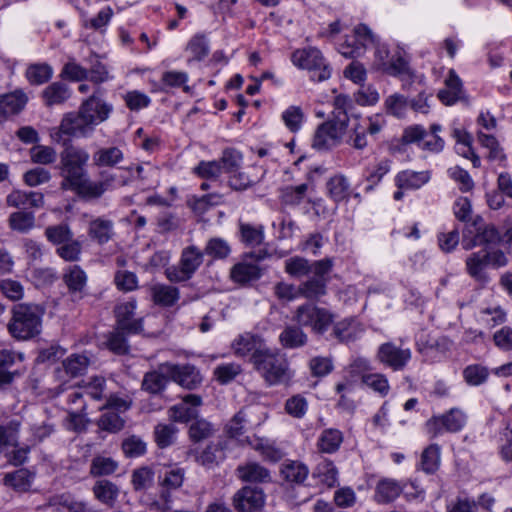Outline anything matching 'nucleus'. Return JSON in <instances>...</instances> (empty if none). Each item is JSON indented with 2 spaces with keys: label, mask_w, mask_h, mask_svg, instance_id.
Wrapping results in <instances>:
<instances>
[{
  "label": "nucleus",
  "mask_w": 512,
  "mask_h": 512,
  "mask_svg": "<svg viewBox=\"0 0 512 512\" xmlns=\"http://www.w3.org/2000/svg\"><path fill=\"white\" fill-rule=\"evenodd\" d=\"M45 308L35 303H19L12 307L7 324L9 334L17 340H29L40 334Z\"/></svg>",
  "instance_id": "nucleus-1"
},
{
  "label": "nucleus",
  "mask_w": 512,
  "mask_h": 512,
  "mask_svg": "<svg viewBox=\"0 0 512 512\" xmlns=\"http://www.w3.org/2000/svg\"><path fill=\"white\" fill-rule=\"evenodd\" d=\"M97 108V103L92 99H86L79 107L78 112L67 113L62 118L59 129L60 132L72 137H88L95 127L107 120V110H102L97 116L90 114L91 110ZM98 108L104 109V106L98 105Z\"/></svg>",
  "instance_id": "nucleus-2"
},
{
  "label": "nucleus",
  "mask_w": 512,
  "mask_h": 512,
  "mask_svg": "<svg viewBox=\"0 0 512 512\" xmlns=\"http://www.w3.org/2000/svg\"><path fill=\"white\" fill-rule=\"evenodd\" d=\"M251 362L269 385L285 383L291 378L288 361L277 351L269 348L255 350Z\"/></svg>",
  "instance_id": "nucleus-3"
},
{
  "label": "nucleus",
  "mask_w": 512,
  "mask_h": 512,
  "mask_svg": "<svg viewBox=\"0 0 512 512\" xmlns=\"http://www.w3.org/2000/svg\"><path fill=\"white\" fill-rule=\"evenodd\" d=\"M89 153L80 147L68 145L60 153V175L63 177L61 189L68 190L76 182L87 175L86 165L89 161Z\"/></svg>",
  "instance_id": "nucleus-4"
},
{
  "label": "nucleus",
  "mask_w": 512,
  "mask_h": 512,
  "mask_svg": "<svg viewBox=\"0 0 512 512\" xmlns=\"http://www.w3.org/2000/svg\"><path fill=\"white\" fill-rule=\"evenodd\" d=\"M185 480V469L178 466H168L158 474L159 499L153 507L160 512L172 509L173 493L179 490Z\"/></svg>",
  "instance_id": "nucleus-5"
},
{
  "label": "nucleus",
  "mask_w": 512,
  "mask_h": 512,
  "mask_svg": "<svg viewBox=\"0 0 512 512\" xmlns=\"http://www.w3.org/2000/svg\"><path fill=\"white\" fill-rule=\"evenodd\" d=\"M507 264V258L501 250L482 249L471 253L465 260L466 272L475 281L485 284L489 281L487 267L500 268Z\"/></svg>",
  "instance_id": "nucleus-6"
},
{
  "label": "nucleus",
  "mask_w": 512,
  "mask_h": 512,
  "mask_svg": "<svg viewBox=\"0 0 512 512\" xmlns=\"http://www.w3.org/2000/svg\"><path fill=\"white\" fill-rule=\"evenodd\" d=\"M204 251L196 245L182 249L177 265L165 269V275L171 283H181L190 280L204 262Z\"/></svg>",
  "instance_id": "nucleus-7"
},
{
  "label": "nucleus",
  "mask_w": 512,
  "mask_h": 512,
  "mask_svg": "<svg viewBox=\"0 0 512 512\" xmlns=\"http://www.w3.org/2000/svg\"><path fill=\"white\" fill-rule=\"evenodd\" d=\"M349 116H332L320 124L313 138V147L317 150H329L339 145L347 132Z\"/></svg>",
  "instance_id": "nucleus-8"
},
{
  "label": "nucleus",
  "mask_w": 512,
  "mask_h": 512,
  "mask_svg": "<svg viewBox=\"0 0 512 512\" xmlns=\"http://www.w3.org/2000/svg\"><path fill=\"white\" fill-rule=\"evenodd\" d=\"M333 259L324 258L315 261L314 274L298 286L300 296L310 301H318L327 294L329 274L333 268Z\"/></svg>",
  "instance_id": "nucleus-9"
},
{
  "label": "nucleus",
  "mask_w": 512,
  "mask_h": 512,
  "mask_svg": "<svg viewBox=\"0 0 512 512\" xmlns=\"http://www.w3.org/2000/svg\"><path fill=\"white\" fill-rule=\"evenodd\" d=\"M268 256L269 254L265 249L244 253L242 260L230 269L231 280L240 285H247L259 280L264 274L265 268L259 266L258 263Z\"/></svg>",
  "instance_id": "nucleus-10"
},
{
  "label": "nucleus",
  "mask_w": 512,
  "mask_h": 512,
  "mask_svg": "<svg viewBox=\"0 0 512 512\" xmlns=\"http://www.w3.org/2000/svg\"><path fill=\"white\" fill-rule=\"evenodd\" d=\"M501 241L499 231L493 225H486L482 217L476 216L463 230L462 246L471 250L480 245H496Z\"/></svg>",
  "instance_id": "nucleus-11"
},
{
  "label": "nucleus",
  "mask_w": 512,
  "mask_h": 512,
  "mask_svg": "<svg viewBox=\"0 0 512 512\" xmlns=\"http://www.w3.org/2000/svg\"><path fill=\"white\" fill-rule=\"evenodd\" d=\"M291 59L294 65L309 70L314 81H325L331 76L330 66L321 51L315 47L298 49L293 52Z\"/></svg>",
  "instance_id": "nucleus-12"
},
{
  "label": "nucleus",
  "mask_w": 512,
  "mask_h": 512,
  "mask_svg": "<svg viewBox=\"0 0 512 512\" xmlns=\"http://www.w3.org/2000/svg\"><path fill=\"white\" fill-rule=\"evenodd\" d=\"M293 319L298 325L310 327L314 333L323 335L333 322V314L313 303H305L296 308Z\"/></svg>",
  "instance_id": "nucleus-13"
},
{
  "label": "nucleus",
  "mask_w": 512,
  "mask_h": 512,
  "mask_svg": "<svg viewBox=\"0 0 512 512\" xmlns=\"http://www.w3.org/2000/svg\"><path fill=\"white\" fill-rule=\"evenodd\" d=\"M466 423V415L459 408H451L445 414L433 416L426 422V428L432 438L443 432L455 433L460 431Z\"/></svg>",
  "instance_id": "nucleus-14"
},
{
  "label": "nucleus",
  "mask_w": 512,
  "mask_h": 512,
  "mask_svg": "<svg viewBox=\"0 0 512 512\" xmlns=\"http://www.w3.org/2000/svg\"><path fill=\"white\" fill-rule=\"evenodd\" d=\"M412 352L409 348H401L393 342H386L379 346L376 359L393 371H402L411 360Z\"/></svg>",
  "instance_id": "nucleus-15"
},
{
  "label": "nucleus",
  "mask_w": 512,
  "mask_h": 512,
  "mask_svg": "<svg viewBox=\"0 0 512 512\" xmlns=\"http://www.w3.org/2000/svg\"><path fill=\"white\" fill-rule=\"evenodd\" d=\"M161 369L167 371V375L172 381L188 390L197 388L202 382L199 371L190 364L179 365L165 362L161 363Z\"/></svg>",
  "instance_id": "nucleus-16"
},
{
  "label": "nucleus",
  "mask_w": 512,
  "mask_h": 512,
  "mask_svg": "<svg viewBox=\"0 0 512 512\" xmlns=\"http://www.w3.org/2000/svg\"><path fill=\"white\" fill-rule=\"evenodd\" d=\"M375 42L372 31L364 24L355 28V37L352 41L346 40L340 44L339 52L346 58H358L362 56L368 44Z\"/></svg>",
  "instance_id": "nucleus-17"
},
{
  "label": "nucleus",
  "mask_w": 512,
  "mask_h": 512,
  "mask_svg": "<svg viewBox=\"0 0 512 512\" xmlns=\"http://www.w3.org/2000/svg\"><path fill=\"white\" fill-rule=\"evenodd\" d=\"M265 503V494L259 487L245 486L233 497V504L238 512H256Z\"/></svg>",
  "instance_id": "nucleus-18"
},
{
  "label": "nucleus",
  "mask_w": 512,
  "mask_h": 512,
  "mask_svg": "<svg viewBox=\"0 0 512 512\" xmlns=\"http://www.w3.org/2000/svg\"><path fill=\"white\" fill-rule=\"evenodd\" d=\"M136 300L132 299L115 307L116 326L128 334H138L143 330V319H134Z\"/></svg>",
  "instance_id": "nucleus-19"
},
{
  "label": "nucleus",
  "mask_w": 512,
  "mask_h": 512,
  "mask_svg": "<svg viewBox=\"0 0 512 512\" xmlns=\"http://www.w3.org/2000/svg\"><path fill=\"white\" fill-rule=\"evenodd\" d=\"M202 404V398L196 394H188L183 401L168 410V417L174 422L193 421L198 416L197 408Z\"/></svg>",
  "instance_id": "nucleus-20"
},
{
  "label": "nucleus",
  "mask_w": 512,
  "mask_h": 512,
  "mask_svg": "<svg viewBox=\"0 0 512 512\" xmlns=\"http://www.w3.org/2000/svg\"><path fill=\"white\" fill-rule=\"evenodd\" d=\"M363 332V325L356 318L350 317L336 322L331 336L340 342L349 343L360 338Z\"/></svg>",
  "instance_id": "nucleus-21"
},
{
  "label": "nucleus",
  "mask_w": 512,
  "mask_h": 512,
  "mask_svg": "<svg viewBox=\"0 0 512 512\" xmlns=\"http://www.w3.org/2000/svg\"><path fill=\"white\" fill-rule=\"evenodd\" d=\"M7 205L15 208H41L44 206V196L35 191H12L6 199Z\"/></svg>",
  "instance_id": "nucleus-22"
},
{
  "label": "nucleus",
  "mask_w": 512,
  "mask_h": 512,
  "mask_svg": "<svg viewBox=\"0 0 512 512\" xmlns=\"http://www.w3.org/2000/svg\"><path fill=\"white\" fill-rule=\"evenodd\" d=\"M429 171L403 170L395 176V185L400 190H416L429 182Z\"/></svg>",
  "instance_id": "nucleus-23"
},
{
  "label": "nucleus",
  "mask_w": 512,
  "mask_h": 512,
  "mask_svg": "<svg viewBox=\"0 0 512 512\" xmlns=\"http://www.w3.org/2000/svg\"><path fill=\"white\" fill-rule=\"evenodd\" d=\"M236 474L237 477L244 482L259 484L271 482L270 471L256 462H249L238 466Z\"/></svg>",
  "instance_id": "nucleus-24"
},
{
  "label": "nucleus",
  "mask_w": 512,
  "mask_h": 512,
  "mask_svg": "<svg viewBox=\"0 0 512 512\" xmlns=\"http://www.w3.org/2000/svg\"><path fill=\"white\" fill-rule=\"evenodd\" d=\"M169 379L170 377L167 375V371L162 370L161 364H159L157 369L144 374L141 387L144 391L157 395L165 390Z\"/></svg>",
  "instance_id": "nucleus-25"
},
{
  "label": "nucleus",
  "mask_w": 512,
  "mask_h": 512,
  "mask_svg": "<svg viewBox=\"0 0 512 512\" xmlns=\"http://www.w3.org/2000/svg\"><path fill=\"white\" fill-rule=\"evenodd\" d=\"M403 491L400 483L394 479L383 478L375 487L374 501L378 504H387L394 501Z\"/></svg>",
  "instance_id": "nucleus-26"
},
{
  "label": "nucleus",
  "mask_w": 512,
  "mask_h": 512,
  "mask_svg": "<svg viewBox=\"0 0 512 512\" xmlns=\"http://www.w3.org/2000/svg\"><path fill=\"white\" fill-rule=\"evenodd\" d=\"M27 96L20 90L0 95V116L18 114L27 103Z\"/></svg>",
  "instance_id": "nucleus-27"
},
{
  "label": "nucleus",
  "mask_w": 512,
  "mask_h": 512,
  "mask_svg": "<svg viewBox=\"0 0 512 512\" xmlns=\"http://www.w3.org/2000/svg\"><path fill=\"white\" fill-rule=\"evenodd\" d=\"M92 492L95 499L112 508L119 497L120 489L115 483L102 479L95 482Z\"/></svg>",
  "instance_id": "nucleus-28"
},
{
  "label": "nucleus",
  "mask_w": 512,
  "mask_h": 512,
  "mask_svg": "<svg viewBox=\"0 0 512 512\" xmlns=\"http://www.w3.org/2000/svg\"><path fill=\"white\" fill-rule=\"evenodd\" d=\"M113 228L114 224L111 220L98 217L89 222L88 235L92 240L103 245L114 236Z\"/></svg>",
  "instance_id": "nucleus-29"
},
{
  "label": "nucleus",
  "mask_w": 512,
  "mask_h": 512,
  "mask_svg": "<svg viewBox=\"0 0 512 512\" xmlns=\"http://www.w3.org/2000/svg\"><path fill=\"white\" fill-rule=\"evenodd\" d=\"M239 239L247 247H256L264 241V227L261 224H252L239 220Z\"/></svg>",
  "instance_id": "nucleus-30"
},
{
  "label": "nucleus",
  "mask_w": 512,
  "mask_h": 512,
  "mask_svg": "<svg viewBox=\"0 0 512 512\" xmlns=\"http://www.w3.org/2000/svg\"><path fill=\"white\" fill-rule=\"evenodd\" d=\"M48 505L55 508H66L69 512H97L87 502L77 500L70 493L52 496L49 499Z\"/></svg>",
  "instance_id": "nucleus-31"
},
{
  "label": "nucleus",
  "mask_w": 512,
  "mask_h": 512,
  "mask_svg": "<svg viewBox=\"0 0 512 512\" xmlns=\"http://www.w3.org/2000/svg\"><path fill=\"white\" fill-rule=\"evenodd\" d=\"M307 334L300 325H287L279 335V342L286 349H297L306 345Z\"/></svg>",
  "instance_id": "nucleus-32"
},
{
  "label": "nucleus",
  "mask_w": 512,
  "mask_h": 512,
  "mask_svg": "<svg viewBox=\"0 0 512 512\" xmlns=\"http://www.w3.org/2000/svg\"><path fill=\"white\" fill-rule=\"evenodd\" d=\"M150 292L153 302L163 307L173 306L180 298L179 289L171 285L156 284L151 287Z\"/></svg>",
  "instance_id": "nucleus-33"
},
{
  "label": "nucleus",
  "mask_w": 512,
  "mask_h": 512,
  "mask_svg": "<svg viewBox=\"0 0 512 512\" xmlns=\"http://www.w3.org/2000/svg\"><path fill=\"white\" fill-rule=\"evenodd\" d=\"M71 96V91L67 84L63 82H53L42 91V98L46 106L60 105L66 102Z\"/></svg>",
  "instance_id": "nucleus-34"
},
{
  "label": "nucleus",
  "mask_w": 512,
  "mask_h": 512,
  "mask_svg": "<svg viewBox=\"0 0 512 512\" xmlns=\"http://www.w3.org/2000/svg\"><path fill=\"white\" fill-rule=\"evenodd\" d=\"M224 448L223 441L210 442L197 456L196 460L208 469L213 468L225 458Z\"/></svg>",
  "instance_id": "nucleus-35"
},
{
  "label": "nucleus",
  "mask_w": 512,
  "mask_h": 512,
  "mask_svg": "<svg viewBox=\"0 0 512 512\" xmlns=\"http://www.w3.org/2000/svg\"><path fill=\"white\" fill-rule=\"evenodd\" d=\"M343 442L341 431L333 428L325 429L318 438L317 447L322 453L331 454L336 452Z\"/></svg>",
  "instance_id": "nucleus-36"
},
{
  "label": "nucleus",
  "mask_w": 512,
  "mask_h": 512,
  "mask_svg": "<svg viewBox=\"0 0 512 512\" xmlns=\"http://www.w3.org/2000/svg\"><path fill=\"white\" fill-rule=\"evenodd\" d=\"M123 152L118 147L100 148L93 153V164L97 167H114L123 160Z\"/></svg>",
  "instance_id": "nucleus-37"
},
{
  "label": "nucleus",
  "mask_w": 512,
  "mask_h": 512,
  "mask_svg": "<svg viewBox=\"0 0 512 512\" xmlns=\"http://www.w3.org/2000/svg\"><path fill=\"white\" fill-rule=\"evenodd\" d=\"M315 261L310 262L306 258L295 256L285 261V271L290 276L301 278L309 274H314Z\"/></svg>",
  "instance_id": "nucleus-38"
},
{
  "label": "nucleus",
  "mask_w": 512,
  "mask_h": 512,
  "mask_svg": "<svg viewBox=\"0 0 512 512\" xmlns=\"http://www.w3.org/2000/svg\"><path fill=\"white\" fill-rule=\"evenodd\" d=\"M215 431L211 422L197 416L189 426L188 435L192 442L199 443L212 437Z\"/></svg>",
  "instance_id": "nucleus-39"
},
{
  "label": "nucleus",
  "mask_w": 512,
  "mask_h": 512,
  "mask_svg": "<svg viewBox=\"0 0 512 512\" xmlns=\"http://www.w3.org/2000/svg\"><path fill=\"white\" fill-rule=\"evenodd\" d=\"M63 281L70 293L82 292L86 286L87 276L80 266L73 265L63 274Z\"/></svg>",
  "instance_id": "nucleus-40"
},
{
  "label": "nucleus",
  "mask_w": 512,
  "mask_h": 512,
  "mask_svg": "<svg viewBox=\"0 0 512 512\" xmlns=\"http://www.w3.org/2000/svg\"><path fill=\"white\" fill-rule=\"evenodd\" d=\"M327 189L334 202L347 200L350 196V184L344 175H335L330 178Z\"/></svg>",
  "instance_id": "nucleus-41"
},
{
  "label": "nucleus",
  "mask_w": 512,
  "mask_h": 512,
  "mask_svg": "<svg viewBox=\"0 0 512 512\" xmlns=\"http://www.w3.org/2000/svg\"><path fill=\"white\" fill-rule=\"evenodd\" d=\"M203 251L205 255L213 260H224L230 256L232 248L225 239L212 237L207 241Z\"/></svg>",
  "instance_id": "nucleus-42"
},
{
  "label": "nucleus",
  "mask_w": 512,
  "mask_h": 512,
  "mask_svg": "<svg viewBox=\"0 0 512 512\" xmlns=\"http://www.w3.org/2000/svg\"><path fill=\"white\" fill-rule=\"evenodd\" d=\"M440 466V446L431 444L426 447L420 459V469L426 474H434Z\"/></svg>",
  "instance_id": "nucleus-43"
},
{
  "label": "nucleus",
  "mask_w": 512,
  "mask_h": 512,
  "mask_svg": "<svg viewBox=\"0 0 512 512\" xmlns=\"http://www.w3.org/2000/svg\"><path fill=\"white\" fill-rule=\"evenodd\" d=\"M33 478L34 476L29 470L21 468L7 473L4 476V483L17 491H27L31 487Z\"/></svg>",
  "instance_id": "nucleus-44"
},
{
  "label": "nucleus",
  "mask_w": 512,
  "mask_h": 512,
  "mask_svg": "<svg viewBox=\"0 0 512 512\" xmlns=\"http://www.w3.org/2000/svg\"><path fill=\"white\" fill-rule=\"evenodd\" d=\"M246 442L256 451H258L261 456L270 462H278L282 459L283 453L282 451L275 447L273 444H270L268 441L260 438L250 439L246 437Z\"/></svg>",
  "instance_id": "nucleus-45"
},
{
  "label": "nucleus",
  "mask_w": 512,
  "mask_h": 512,
  "mask_svg": "<svg viewBox=\"0 0 512 512\" xmlns=\"http://www.w3.org/2000/svg\"><path fill=\"white\" fill-rule=\"evenodd\" d=\"M68 190L75 191L80 197L86 199L99 198L104 194V189L99 181L93 182L87 178V175Z\"/></svg>",
  "instance_id": "nucleus-46"
},
{
  "label": "nucleus",
  "mask_w": 512,
  "mask_h": 512,
  "mask_svg": "<svg viewBox=\"0 0 512 512\" xmlns=\"http://www.w3.org/2000/svg\"><path fill=\"white\" fill-rule=\"evenodd\" d=\"M308 473V468L304 464L297 461L284 463L281 468V475L283 478L287 482L295 484L303 483L306 480Z\"/></svg>",
  "instance_id": "nucleus-47"
},
{
  "label": "nucleus",
  "mask_w": 512,
  "mask_h": 512,
  "mask_svg": "<svg viewBox=\"0 0 512 512\" xmlns=\"http://www.w3.org/2000/svg\"><path fill=\"white\" fill-rule=\"evenodd\" d=\"M178 428L173 424L159 423L154 428V440L161 449L173 445L176 441Z\"/></svg>",
  "instance_id": "nucleus-48"
},
{
  "label": "nucleus",
  "mask_w": 512,
  "mask_h": 512,
  "mask_svg": "<svg viewBox=\"0 0 512 512\" xmlns=\"http://www.w3.org/2000/svg\"><path fill=\"white\" fill-rule=\"evenodd\" d=\"M53 75V69L46 63L31 64L26 69V78L32 85H42L48 82Z\"/></svg>",
  "instance_id": "nucleus-49"
},
{
  "label": "nucleus",
  "mask_w": 512,
  "mask_h": 512,
  "mask_svg": "<svg viewBox=\"0 0 512 512\" xmlns=\"http://www.w3.org/2000/svg\"><path fill=\"white\" fill-rule=\"evenodd\" d=\"M259 342V337L246 333L244 335H240L233 342L232 347L236 355L246 356L249 353L253 354L255 350L266 349V347H262Z\"/></svg>",
  "instance_id": "nucleus-50"
},
{
  "label": "nucleus",
  "mask_w": 512,
  "mask_h": 512,
  "mask_svg": "<svg viewBox=\"0 0 512 512\" xmlns=\"http://www.w3.org/2000/svg\"><path fill=\"white\" fill-rule=\"evenodd\" d=\"M118 468V463L111 457L95 456L90 464V475L101 477L113 474Z\"/></svg>",
  "instance_id": "nucleus-51"
},
{
  "label": "nucleus",
  "mask_w": 512,
  "mask_h": 512,
  "mask_svg": "<svg viewBox=\"0 0 512 512\" xmlns=\"http://www.w3.org/2000/svg\"><path fill=\"white\" fill-rule=\"evenodd\" d=\"M45 236L49 242L60 246L71 240L74 237V234L67 223H60L48 226L45 229Z\"/></svg>",
  "instance_id": "nucleus-52"
},
{
  "label": "nucleus",
  "mask_w": 512,
  "mask_h": 512,
  "mask_svg": "<svg viewBox=\"0 0 512 512\" xmlns=\"http://www.w3.org/2000/svg\"><path fill=\"white\" fill-rule=\"evenodd\" d=\"M34 223L35 217L31 212L18 211L9 216L10 228L20 233H27L33 228Z\"/></svg>",
  "instance_id": "nucleus-53"
},
{
  "label": "nucleus",
  "mask_w": 512,
  "mask_h": 512,
  "mask_svg": "<svg viewBox=\"0 0 512 512\" xmlns=\"http://www.w3.org/2000/svg\"><path fill=\"white\" fill-rule=\"evenodd\" d=\"M30 158L33 163L49 165L56 161L57 152L51 146L34 145L30 151Z\"/></svg>",
  "instance_id": "nucleus-54"
},
{
  "label": "nucleus",
  "mask_w": 512,
  "mask_h": 512,
  "mask_svg": "<svg viewBox=\"0 0 512 512\" xmlns=\"http://www.w3.org/2000/svg\"><path fill=\"white\" fill-rule=\"evenodd\" d=\"M62 364L66 374L74 378L86 372L89 359L84 355H71Z\"/></svg>",
  "instance_id": "nucleus-55"
},
{
  "label": "nucleus",
  "mask_w": 512,
  "mask_h": 512,
  "mask_svg": "<svg viewBox=\"0 0 512 512\" xmlns=\"http://www.w3.org/2000/svg\"><path fill=\"white\" fill-rule=\"evenodd\" d=\"M488 376V368L479 364L468 365L463 370V377L466 383L471 386H479L485 383Z\"/></svg>",
  "instance_id": "nucleus-56"
},
{
  "label": "nucleus",
  "mask_w": 512,
  "mask_h": 512,
  "mask_svg": "<svg viewBox=\"0 0 512 512\" xmlns=\"http://www.w3.org/2000/svg\"><path fill=\"white\" fill-rule=\"evenodd\" d=\"M384 106L388 114L401 118L406 113L409 101L405 96L395 93L386 98Z\"/></svg>",
  "instance_id": "nucleus-57"
},
{
  "label": "nucleus",
  "mask_w": 512,
  "mask_h": 512,
  "mask_svg": "<svg viewBox=\"0 0 512 512\" xmlns=\"http://www.w3.org/2000/svg\"><path fill=\"white\" fill-rule=\"evenodd\" d=\"M126 335H128V333L125 330H120L116 326V329L113 332H111L108 337V348L118 355H124L128 353L129 345L127 343Z\"/></svg>",
  "instance_id": "nucleus-58"
},
{
  "label": "nucleus",
  "mask_w": 512,
  "mask_h": 512,
  "mask_svg": "<svg viewBox=\"0 0 512 512\" xmlns=\"http://www.w3.org/2000/svg\"><path fill=\"white\" fill-rule=\"evenodd\" d=\"M189 51L194 60L201 61L209 54V45L204 34L194 35L187 44Z\"/></svg>",
  "instance_id": "nucleus-59"
},
{
  "label": "nucleus",
  "mask_w": 512,
  "mask_h": 512,
  "mask_svg": "<svg viewBox=\"0 0 512 512\" xmlns=\"http://www.w3.org/2000/svg\"><path fill=\"white\" fill-rule=\"evenodd\" d=\"M82 252V244L80 241L75 240L74 237L60 245L56 249V253L65 261L76 262L80 259Z\"/></svg>",
  "instance_id": "nucleus-60"
},
{
  "label": "nucleus",
  "mask_w": 512,
  "mask_h": 512,
  "mask_svg": "<svg viewBox=\"0 0 512 512\" xmlns=\"http://www.w3.org/2000/svg\"><path fill=\"white\" fill-rule=\"evenodd\" d=\"M122 450L126 457H140L146 453V443L138 436L131 435L123 440Z\"/></svg>",
  "instance_id": "nucleus-61"
},
{
  "label": "nucleus",
  "mask_w": 512,
  "mask_h": 512,
  "mask_svg": "<svg viewBox=\"0 0 512 512\" xmlns=\"http://www.w3.org/2000/svg\"><path fill=\"white\" fill-rule=\"evenodd\" d=\"M154 472L150 467L138 468L132 473V484L136 491L146 490L153 485Z\"/></svg>",
  "instance_id": "nucleus-62"
},
{
  "label": "nucleus",
  "mask_w": 512,
  "mask_h": 512,
  "mask_svg": "<svg viewBox=\"0 0 512 512\" xmlns=\"http://www.w3.org/2000/svg\"><path fill=\"white\" fill-rule=\"evenodd\" d=\"M97 424L104 431L116 433L124 427L125 421L116 412L107 411L100 416Z\"/></svg>",
  "instance_id": "nucleus-63"
},
{
  "label": "nucleus",
  "mask_w": 512,
  "mask_h": 512,
  "mask_svg": "<svg viewBox=\"0 0 512 512\" xmlns=\"http://www.w3.org/2000/svg\"><path fill=\"white\" fill-rule=\"evenodd\" d=\"M242 372V368L237 363H226L218 365L214 369V376L220 384H227L235 379Z\"/></svg>",
  "instance_id": "nucleus-64"
}]
</instances>
